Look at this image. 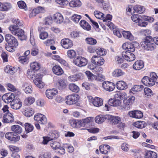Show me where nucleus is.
Listing matches in <instances>:
<instances>
[{
  "instance_id": "obj_19",
  "label": "nucleus",
  "mask_w": 158,
  "mask_h": 158,
  "mask_svg": "<svg viewBox=\"0 0 158 158\" xmlns=\"http://www.w3.org/2000/svg\"><path fill=\"white\" fill-rule=\"evenodd\" d=\"M141 81L144 85L149 87L153 86L155 84L149 77L147 76H144L141 80Z\"/></svg>"
},
{
  "instance_id": "obj_33",
  "label": "nucleus",
  "mask_w": 158,
  "mask_h": 158,
  "mask_svg": "<svg viewBox=\"0 0 158 158\" xmlns=\"http://www.w3.org/2000/svg\"><path fill=\"white\" fill-rule=\"evenodd\" d=\"M56 85L59 89H65L66 86V81L64 79H60L58 80Z\"/></svg>"
},
{
  "instance_id": "obj_9",
  "label": "nucleus",
  "mask_w": 158,
  "mask_h": 158,
  "mask_svg": "<svg viewBox=\"0 0 158 158\" xmlns=\"http://www.w3.org/2000/svg\"><path fill=\"white\" fill-rule=\"evenodd\" d=\"M35 120L37 121L41 124H45L47 123V119L46 116L40 113H38L34 116Z\"/></svg>"
},
{
  "instance_id": "obj_39",
  "label": "nucleus",
  "mask_w": 158,
  "mask_h": 158,
  "mask_svg": "<svg viewBox=\"0 0 158 158\" xmlns=\"http://www.w3.org/2000/svg\"><path fill=\"white\" fill-rule=\"evenodd\" d=\"M112 74L114 77H118L124 75V73L120 69H117L113 72Z\"/></svg>"
},
{
  "instance_id": "obj_30",
  "label": "nucleus",
  "mask_w": 158,
  "mask_h": 158,
  "mask_svg": "<svg viewBox=\"0 0 158 158\" xmlns=\"http://www.w3.org/2000/svg\"><path fill=\"white\" fill-rule=\"evenodd\" d=\"M52 71L54 74L56 75H61L64 73L62 69L58 65H55L52 68Z\"/></svg>"
},
{
  "instance_id": "obj_54",
  "label": "nucleus",
  "mask_w": 158,
  "mask_h": 158,
  "mask_svg": "<svg viewBox=\"0 0 158 158\" xmlns=\"http://www.w3.org/2000/svg\"><path fill=\"white\" fill-rule=\"evenodd\" d=\"M55 2L61 7L65 6L69 4V1L67 0H56Z\"/></svg>"
},
{
  "instance_id": "obj_23",
  "label": "nucleus",
  "mask_w": 158,
  "mask_h": 158,
  "mask_svg": "<svg viewBox=\"0 0 158 158\" xmlns=\"http://www.w3.org/2000/svg\"><path fill=\"white\" fill-rule=\"evenodd\" d=\"M83 77L81 73H78L69 76L68 77V79L71 81L75 82L79 80L82 79Z\"/></svg>"
},
{
  "instance_id": "obj_21",
  "label": "nucleus",
  "mask_w": 158,
  "mask_h": 158,
  "mask_svg": "<svg viewBox=\"0 0 158 158\" xmlns=\"http://www.w3.org/2000/svg\"><path fill=\"white\" fill-rule=\"evenodd\" d=\"M129 114L130 117L139 119L143 117V113L139 110H135L129 112Z\"/></svg>"
},
{
  "instance_id": "obj_55",
  "label": "nucleus",
  "mask_w": 158,
  "mask_h": 158,
  "mask_svg": "<svg viewBox=\"0 0 158 158\" xmlns=\"http://www.w3.org/2000/svg\"><path fill=\"white\" fill-rule=\"evenodd\" d=\"M25 127L26 133L32 131L34 129V127L32 125L27 123L25 124Z\"/></svg>"
},
{
  "instance_id": "obj_49",
  "label": "nucleus",
  "mask_w": 158,
  "mask_h": 158,
  "mask_svg": "<svg viewBox=\"0 0 158 158\" xmlns=\"http://www.w3.org/2000/svg\"><path fill=\"white\" fill-rule=\"evenodd\" d=\"M95 52L98 55L100 56H104L106 53V50L101 48H98L95 50Z\"/></svg>"
},
{
  "instance_id": "obj_6",
  "label": "nucleus",
  "mask_w": 158,
  "mask_h": 158,
  "mask_svg": "<svg viewBox=\"0 0 158 158\" xmlns=\"http://www.w3.org/2000/svg\"><path fill=\"white\" fill-rule=\"evenodd\" d=\"M103 88L106 91L111 92L115 88V85L114 83L108 81H104L102 83Z\"/></svg>"
},
{
  "instance_id": "obj_38",
  "label": "nucleus",
  "mask_w": 158,
  "mask_h": 158,
  "mask_svg": "<svg viewBox=\"0 0 158 158\" xmlns=\"http://www.w3.org/2000/svg\"><path fill=\"white\" fill-rule=\"evenodd\" d=\"M30 69L33 71H38L40 68V64L37 62L34 61L30 64Z\"/></svg>"
},
{
  "instance_id": "obj_32",
  "label": "nucleus",
  "mask_w": 158,
  "mask_h": 158,
  "mask_svg": "<svg viewBox=\"0 0 158 158\" xmlns=\"http://www.w3.org/2000/svg\"><path fill=\"white\" fill-rule=\"evenodd\" d=\"M103 100L100 98L96 97L93 99V105L95 106L99 107L103 104Z\"/></svg>"
},
{
  "instance_id": "obj_18",
  "label": "nucleus",
  "mask_w": 158,
  "mask_h": 158,
  "mask_svg": "<svg viewBox=\"0 0 158 158\" xmlns=\"http://www.w3.org/2000/svg\"><path fill=\"white\" fill-rule=\"evenodd\" d=\"M52 19L57 24H60L64 20L63 15L60 13H56L52 16Z\"/></svg>"
},
{
  "instance_id": "obj_35",
  "label": "nucleus",
  "mask_w": 158,
  "mask_h": 158,
  "mask_svg": "<svg viewBox=\"0 0 158 158\" xmlns=\"http://www.w3.org/2000/svg\"><path fill=\"white\" fill-rule=\"evenodd\" d=\"M68 4L72 7H79L81 5V2L79 0H73L69 2Z\"/></svg>"
},
{
  "instance_id": "obj_53",
  "label": "nucleus",
  "mask_w": 158,
  "mask_h": 158,
  "mask_svg": "<svg viewBox=\"0 0 158 158\" xmlns=\"http://www.w3.org/2000/svg\"><path fill=\"white\" fill-rule=\"evenodd\" d=\"M34 98L30 97L26 98L24 100V104L27 106H29L35 102Z\"/></svg>"
},
{
  "instance_id": "obj_2",
  "label": "nucleus",
  "mask_w": 158,
  "mask_h": 158,
  "mask_svg": "<svg viewBox=\"0 0 158 158\" xmlns=\"http://www.w3.org/2000/svg\"><path fill=\"white\" fill-rule=\"evenodd\" d=\"M141 46L147 51H152L156 48V45L153 41L152 37L150 36L146 37L145 41L142 42Z\"/></svg>"
},
{
  "instance_id": "obj_14",
  "label": "nucleus",
  "mask_w": 158,
  "mask_h": 158,
  "mask_svg": "<svg viewBox=\"0 0 158 158\" xmlns=\"http://www.w3.org/2000/svg\"><path fill=\"white\" fill-rule=\"evenodd\" d=\"M42 75L40 74H38L35 79L33 81L35 85L39 88H42L44 85V83L42 81Z\"/></svg>"
},
{
  "instance_id": "obj_51",
  "label": "nucleus",
  "mask_w": 158,
  "mask_h": 158,
  "mask_svg": "<svg viewBox=\"0 0 158 158\" xmlns=\"http://www.w3.org/2000/svg\"><path fill=\"white\" fill-rule=\"evenodd\" d=\"M69 87L70 90L74 92H78L79 90V87L74 84H70Z\"/></svg>"
},
{
  "instance_id": "obj_28",
  "label": "nucleus",
  "mask_w": 158,
  "mask_h": 158,
  "mask_svg": "<svg viewBox=\"0 0 158 158\" xmlns=\"http://www.w3.org/2000/svg\"><path fill=\"white\" fill-rule=\"evenodd\" d=\"M144 66V63L143 61L139 60L136 61L133 65L134 69L136 70H139L142 69Z\"/></svg>"
},
{
  "instance_id": "obj_26",
  "label": "nucleus",
  "mask_w": 158,
  "mask_h": 158,
  "mask_svg": "<svg viewBox=\"0 0 158 158\" xmlns=\"http://www.w3.org/2000/svg\"><path fill=\"white\" fill-rule=\"evenodd\" d=\"M144 86L142 85H135L130 89V92L133 94L137 92L141 91L143 88Z\"/></svg>"
},
{
  "instance_id": "obj_41",
  "label": "nucleus",
  "mask_w": 158,
  "mask_h": 158,
  "mask_svg": "<svg viewBox=\"0 0 158 158\" xmlns=\"http://www.w3.org/2000/svg\"><path fill=\"white\" fill-rule=\"evenodd\" d=\"M143 15L138 14H134L131 16V19L132 21L135 23H138L139 21L142 20Z\"/></svg>"
},
{
  "instance_id": "obj_64",
  "label": "nucleus",
  "mask_w": 158,
  "mask_h": 158,
  "mask_svg": "<svg viewBox=\"0 0 158 158\" xmlns=\"http://www.w3.org/2000/svg\"><path fill=\"white\" fill-rule=\"evenodd\" d=\"M142 20L144 21H147L150 23H152L154 22V19L152 17L143 15Z\"/></svg>"
},
{
  "instance_id": "obj_43",
  "label": "nucleus",
  "mask_w": 158,
  "mask_h": 158,
  "mask_svg": "<svg viewBox=\"0 0 158 158\" xmlns=\"http://www.w3.org/2000/svg\"><path fill=\"white\" fill-rule=\"evenodd\" d=\"M23 89L26 94L31 93L32 92L31 85H29L27 83L25 82L23 85Z\"/></svg>"
},
{
  "instance_id": "obj_16",
  "label": "nucleus",
  "mask_w": 158,
  "mask_h": 158,
  "mask_svg": "<svg viewBox=\"0 0 158 158\" xmlns=\"http://www.w3.org/2000/svg\"><path fill=\"white\" fill-rule=\"evenodd\" d=\"M6 138L11 141H18L19 140V136L18 135H15L13 132L7 133L5 135Z\"/></svg>"
},
{
  "instance_id": "obj_48",
  "label": "nucleus",
  "mask_w": 158,
  "mask_h": 158,
  "mask_svg": "<svg viewBox=\"0 0 158 158\" xmlns=\"http://www.w3.org/2000/svg\"><path fill=\"white\" fill-rule=\"evenodd\" d=\"M51 147L54 149L57 150L60 147V143L54 140H51L50 143Z\"/></svg>"
},
{
  "instance_id": "obj_52",
  "label": "nucleus",
  "mask_w": 158,
  "mask_h": 158,
  "mask_svg": "<svg viewBox=\"0 0 158 158\" xmlns=\"http://www.w3.org/2000/svg\"><path fill=\"white\" fill-rule=\"evenodd\" d=\"M19 28V27L15 25H11L8 27V29L11 33L14 35L16 33V32H17Z\"/></svg>"
},
{
  "instance_id": "obj_31",
  "label": "nucleus",
  "mask_w": 158,
  "mask_h": 158,
  "mask_svg": "<svg viewBox=\"0 0 158 158\" xmlns=\"http://www.w3.org/2000/svg\"><path fill=\"white\" fill-rule=\"evenodd\" d=\"M99 149L101 153L107 154L110 150V146L108 145H103L99 146Z\"/></svg>"
},
{
  "instance_id": "obj_27",
  "label": "nucleus",
  "mask_w": 158,
  "mask_h": 158,
  "mask_svg": "<svg viewBox=\"0 0 158 158\" xmlns=\"http://www.w3.org/2000/svg\"><path fill=\"white\" fill-rule=\"evenodd\" d=\"M116 86L117 88L119 90H123L127 88V84L123 81H118L116 84Z\"/></svg>"
},
{
  "instance_id": "obj_58",
  "label": "nucleus",
  "mask_w": 158,
  "mask_h": 158,
  "mask_svg": "<svg viewBox=\"0 0 158 158\" xmlns=\"http://www.w3.org/2000/svg\"><path fill=\"white\" fill-rule=\"evenodd\" d=\"M29 60V58L28 56H22L19 58V61L22 64H27Z\"/></svg>"
},
{
  "instance_id": "obj_11",
  "label": "nucleus",
  "mask_w": 158,
  "mask_h": 158,
  "mask_svg": "<svg viewBox=\"0 0 158 158\" xmlns=\"http://www.w3.org/2000/svg\"><path fill=\"white\" fill-rule=\"evenodd\" d=\"M92 62L94 64L99 66L102 65L104 63V59L98 56H94L91 59Z\"/></svg>"
},
{
  "instance_id": "obj_5",
  "label": "nucleus",
  "mask_w": 158,
  "mask_h": 158,
  "mask_svg": "<svg viewBox=\"0 0 158 158\" xmlns=\"http://www.w3.org/2000/svg\"><path fill=\"white\" fill-rule=\"evenodd\" d=\"M73 62L76 65L81 67L85 66L88 63V61L86 59L83 57L78 56L74 58Z\"/></svg>"
},
{
  "instance_id": "obj_47",
  "label": "nucleus",
  "mask_w": 158,
  "mask_h": 158,
  "mask_svg": "<svg viewBox=\"0 0 158 158\" xmlns=\"http://www.w3.org/2000/svg\"><path fill=\"white\" fill-rule=\"evenodd\" d=\"M92 120L91 117H87L85 118L82 119L81 120H80L81 122L80 126L81 127H85L87 125V124L90 123Z\"/></svg>"
},
{
  "instance_id": "obj_8",
  "label": "nucleus",
  "mask_w": 158,
  "mask_h": 158,
  "mask_svg": "<svg viewBox=\"0 0 158 158\" xmlns=\"http://www.w3.org/2000/svg\"><path fill=\"white\" fill-rule=\"evenodd\" d=\"M122 56L123 58L128 61H131L135 59V56L132 53L128 51H124L122 52Z\"/></svg>"
},
{
  "instance_id": "obj_22",
  "label": "nucleus",
  "mask_w": 158,
  "mask_h": 158,
  "mask_svg": "<svg viewBox=\"0 0 158 158\" xmlns=\"http://www.w3.org/2000/svg\"><path fill=\"white\" fill-rule=\"evenodd\" d=\"M112 16L110 14L107 15L106 18L103 19V22L104 23L109 27L110 29L113 28V24L110 21L112 19Z\"/></svg>"
},
{
  "instance_id": "obj_36",
  "label": "nucleus",
  "mask_w": 158,
  "mask_h": 158,
  "mask_svg": "<svg viewBox=\"0 0 158 158\" xmlns=\"http://www.w3.org/2000/svg\"><path fill=\"white\" fill-rule=\"evenodd\" d=\"M80 24L81 26L84 30L88 31L91 30V26L85 20H81L80 23Z\"/></svg>"
},
{
  "instance_id": "obj_56",
  "label": "nucleus",
  "mask_w": 158,
  "mask_h": 158,
  "mask_svg": "<svg viewBox=\"0 0 158 158\" xmlns=\"http://www.w3.org/2000/svg\"><path fill=\"white\" fill-rule=\"evenodd\" d=\"M149 78L155 83V82H158V77L156 73L154 72L151 73L150 74Z\"/></svg>"
},
{
  "instance_id": "obj_62",
  "label": "nucleus",
  "mask_w": 158,
  "mask_h": 158,
  "mask_svg": "<svg viewBox=\"0 0 158 158\" xmlns=\"http://www.w3.org/2000/svg\"><path fill=\"white\" fill-rule=\"evenodd\" d=\"M17 46H15L13 45H5V47L6 50L10 52H14Z\"/></svg>"
},
{
  "instance_id": "obj_7",
  "label": "nucleus",
  "mask_w": 158,
  "mask_h": 158,
  "mask_svg": "<svg viewBox=\"0 0 158 158\" xmlns=\"http://www.w3.org/2000/svg\"><path fill=\"white\" fill-rule=\"evenodd\" d=\"M135 99L134 96H131L123 101V107L126 110H129L131 107L132 103Z\"/></svg>"
},
{
  "instance_id": "obj_34",
  "label": "nucleus",
  "mask_w": 158,
  "mask_h": 158,
  "mask_svg": "<svg viewBox=\"0 0 158 158\" xmlns=\"http://www.w3.org/2000/svg\"><path fill=\"white\" fill-rule=\"evenodd\" d=\"M4 71L10 74H13L17 71V69L12 66H6L4 69Z\"/></svg>"
},
{
  "instance_id": "obj_4",
  "label": "nucleus",
  "mask_w": 158,
  "mask_h": 158,
  "mask_svg": "<svg viewBox=\"0 0 158 158\" xmlns=\"http://www.w3.org/2000/svg\"><path fill=\"white\" fill-rule=\"evenodd\" d=\"M5 40L10 45H13L15 46H18L19 43L17 40L13 36L10 34H7L5 35Z\"/></svg>"
},
{
  "instance_id": "obj_59",
  "label": "nucleus",
  "mask_w": 158,
  "mask_h": 158,
  "mask_svg": "<svg viewBox=\"0 0 158 158\" xmlns=\"http://www.w3.org/2000/svg\"><path fill=\"white\" fill-rule=\"evenodd\" d=\"M85 41L87 44L90 45H95L97 43L96 40L92 37L86 38Z\"/></svg>"
},
{
  "instance_id": "obj_25",
  "label": "nucleus",
  "mask_w": 158,
  "mask_h": 158,
  "mask_svg": "<svg viewBox=\"0 0 158 158\" xmlns=\"http://www.w3.org/2000/svg\"><path fill=\"white\" fill-rule=\"evenodd\" d=\"M109 119L110 121V123L112 125L118 124L121 122L120 118L117 116H112L108 115Z\"/></svg>"
},
{
  "instance_id": "obj_29",
  "label": "nucleus",
  "mask_w": 158,
  "mask_h": 158,
  "mask_svg": "<svg viewBox=\"0 0 158 158\" xmlns=\"http://www.w3.org/2000/svg\"><path fill=\"white\" fill-rule=\"evenodd\" d=\"M16 33L14 35L18 36L20 40H24L26 39L27 36L24 35V31L22 29L19 28Z\"/></svg>"
},
{
  "instance_id": "obj_17",
  "label": "nucleus",
  "mask_w": 158,
  "mask_h": 158,
  "mask_svg": "<svg viewBox=\"0 0 158 158\" xmlns=\"http://www.w3.org/2000/svg\"><path fill=\"white\" fill-rule=\"evenodd\" d=\"M14 117L10 112L6 113L3 116L2 122L4 123H12L14 121Z\"/></svg>"
},
{
  "instance_id": "obj_37",
  "label": "nucleus",
  "mask_w": 158,
  "mask_h": 158,
  "mask_svg": "<svg viewBox=\"0 0 158 158\" xmlns=\"http://www.w3.org/2000/svg\"><path fill=\"white\" fill-rule=\"evenodd\" d=\"M122 34L124 38L130 40H132L134 39V36L129 31H123Z\"/></svg>"
},
{
  "instance_id": "obj_10",
  "label": "nucleus",
  "mask_w": 158,
  "mask_h": 158,
  "mask_svg": "<svg viewBox=\"0 0 158 158\" xmlns=\"http://www.w3.org/2000/svg\"><path fill=\"white\" fill-rule=\"evenodd\" d=\"M58 93V91L56 89H49L46 90L45 95L48 99H52Z\"/></svg>"
},
{
  "instance_id": "obj_1",
  "label": "nucleus",
  "mask_w": 158,
  "mask_h": 158,
  "mask_svg": "<svg viewBox=\"0 0 158 158\" xmlns=\"http://www.w3.org/2000/svg\"><path fill=\"white\" fill-rule=\"evenodd\" d=\"M127 94L125 93L117 92L114 95V98H111L108 101V104L114 107L120 106L121 104V100L126 98Z\"/></svg>"
},
{
  "instance_id": "obj_45",
  "label": "nucleus",
  "mask_w": 158,
  "mask_h": 158,
  "mask_svg": "<svg viewBox=\"0 0 158 158\" xmlns=\"http://www.w3.org/2000/svg\"><path fill=\"white\" fill-rule=\"evenodd\" d=\"M134 10L137 13L139 14H142L145 10V8L139 5H136L134 7Z\"/></svg>"
},
{
  "instance_id": "obj_24",
  "label": "nucleus",
  "mask_w": 158,
  "mask_h": 158,
  "mask_svg": "<svg viewBox=\"0 0 158 158\" xmlns=\"http://www.w3.org/2000/svg\"><path fill=\"white\" fill-rule=\"evenodd\" d=\"M109 119L108 115H97L95 118V122L98 123H101L104 122L105 120Z\"/></svg>"
},
{
  "instance_id": "obj_63",
  "label": "nucleus",
  "mask_w": 158,
  "mask_h": 158,
  "mask_svg": "<svg viewBox=\"0 0 158 158\" xmlns=\"http://www.w3.org/2000/svg\"><path fill=\"white\" fill-rule=\"evenodd\" d=\"M17 4L19 8L24 9L25 10H26L27 9L26 4L24 1H19L17 2Z\"/></svg>"
},
{
  "instance_id": "obj_40",
  "label": "nucleus",
  "mask_w": 158,
  "mask_h": 158,
  "mask_svg": "<svg viewBox=\"0 0 158 158\" xmlns=\"http://www.w3.org/2000/svg\"><path fill=\"white\" fill-rule=\"evenodd\" d=\"M69 123L71 126L74 128H80L81 122L80 121L73 119L69 121Z\"/></svg>"
},
{
  "instance_id": "obj_42",
  "label": "nucleus",
  "mask_w": 158,
  "mask_h": 158,
  "mask_svg": "<svg viewBox=\"0 0 158 158\" xmlns=\"http://www.w3.org/2000/svg\"><path fill=\"white\" fill-rule=\"evenodd\" d=\"M145 158H157V154L155 152L149 151H147L145 155Z\"/></svg>"
},
{
  "instance_id": "obj_13",
  "label": "nucleus",
  "mask_w": 158,
  "mask_h": 158,
  "mask_svg": "<svg viewBox=\"0 0 158 158\" xmlns=\"http://www.w3.org/2000/svg\"><path fill=\"white\" fill-rule=\"evenodd\" d=\"M61 44L62 46L65 49L71 48L73 45L72 41L68 38L62 40L61 41Z\"/></svg>"
},
{
  "instance_id": "obj_50",
  "label": "nucleus",
  "mask_w": 158,
  "mask_h": 158,
  "mask_svg": "<svg viewBox=\"0 0 158 158\" xmlns=\"http://www.w3.org/2000/svg\"><path fill=\"white\" fill-rule=\"evenodd\" d=\"M134 126L139 128H143L145 127V123L143 121H138L134 123Z\"/></svg>"
},
{
  "instance_id": "obj_46",
  "label": "nucleus",
  "mask_w": 158,
  "mask_h": 158,
  "mask_svg": "<svg viewBox=\"0 0 158 158\" xmlns=\"http://www.w3.org/2000/svg\"><path fill=\"white\" fill-rule=\"evenodd\" d=\"M11 130L12 131L17 133H20L22 131V127L18 125H14L11 127Z\"/></svg>"
},
{
  "instance_id": "obj_57",
  "label": "nucleus",
  "mask_w": 158,
  "mask_h": 158,
  "mask_svg": "<svg viewBox=\"0 0 158 158\" xmlns=\"http://www.w3.org/2000/svg\"><path fill=\"white\" fill-rule=\"evenodd\" d=\"M12 23L16 26L19 27L23 25V22L17 19H13L12 20Z\"/></svg>"
},
{
  "instance_id": "obj_15",
  "label": "nucleus",
  "mask_w": 158,
  "mask_h": 158,
  "mask_svg": "<svg viewBox=\"0 0 158 158\" xmlns=\"http://www.w3.org/2000/svg\"><path fill=\"white\" fill-rule=\"evenodd\" d=\"M12 108L15 110L19 109L22 106V103L20 99L15 98L10 103Z\"/></svg>"
},
{
  "instance_id": "obj_61",
  "label": "nucleus",
  "mask_w": 158,
  "mask_h": 158,
  "mask_svg": "<svg viewBox=\"0 0 158 158\" xmlns=\"http://www.w3.org/2000/svg\"><path fill=\"white\" fill-rule=\"evenodd\" d=\"M94 15L97 19H101L103 18L104 14L99 11L96 10L94 12Z\"/></svg>"
},
{
  "instance_id": "obj_20",
  "label": "nucleus",
  "mask_w": 158,
  "mask_h": 158,
  "mask_svg": "<svg viewBox=\"0 0 158 158\" xmlns=\"http://www.w3.org/2000/svg\"><path fill=\"white\" fill-rule=\"evenodd\" d=\"M122 48L123 49L127 50V51L133 52L135 50L134 44L126 42L123 44Z\"/></svg>"
},
{
  "instance_id": "obj_12",
  "label": "nucleus",
  "mask_w": 158,
  "mask_h": 158,
  "mask_svg": "<svg viewBox=\"0 0 158 158\" xmlns=\"http://www.w3.org/2000/svg\"><path fill=\"white\" fill-rule=\"evenodd\" d=\"M15 95L12 93L6 94L2 96V100L6 103L11 102L15 99Z\"/></svg>"
},
{
  "instance_id": "obj_44",
  "label": "nucleus",
  "mask_w": 158,
  "mask_h": 158,
  "mask_svg": "<svg viewBox=\"0 0 158 158\" xmlns=\"http://www.w3.org/2000/svg\"><path fill=\"white\" fill-rule=\"evenodd\" d=\"M144 94L145 97L149 98L153 96V93L149 88H145L144 89Z\"/></svg>"
},
{
  "instance_id": "obj_60",
  "label": "nucleus",
  "mask_w": 158,
  "mask_h": 158,
  "mask_svg": "<svg viewBox=\"0 0 158 158\" xmlns=\"http://www.w3.org/2000/svg\"><path fill=\"white\" fill-rule=\"evenodd\" d=\"M85 73L89 80L92 81L95 80V75L89 71H86Z\"/></svg>"
},
{
  "instance_id": "obj_3",
  "label": "nucleus",
  "mask_w": 158,
  "mask_h": 158,
  "mask_svg": "<svg viewBox=\"0 0 158 158\" xmlns=\"http://www.w3.org/2000/svg\"><path fill=\"white\" fill-rule=\"evenodd\" d=\"M80 98L79 96L76 94H73L66 96L65 99V103L68 105H72L77 104Z\"/></svg>"
}]
</instances>
